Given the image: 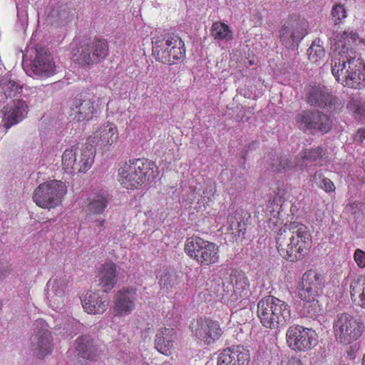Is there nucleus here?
<instances>
[{
    "label": "nucleus",
    "mask_w": 365,
    "mask_h": 365,
    "mask_svg": "<svg viewBox=\"0 0 365 365\" xmlns=\"http://www.w3.org/2000/svg\"><path fill=\"white\" fill-rule=\"evenodd\" d=\"M331 49V73L344 86L359 89L365 83V65L357 58L356 41L365 46V39L359 38L353 31H332L329 34Z\"/></svg>",
    "instance_id": "nucleus-1"
},
{
    "label": "nucleus",
    "mask_w": 365,
    "mask_h": 365,
    "mask_svg": "<svg viewBox=\"0 0 365 365\" xmlns=\"http://www.w3.org/2000/svg\"><path fill=\"white\" fill-rule=\"evenodd\" d=\"M276 242L280 255L291 262L306 255L312 246L307 227L297 222L282 226L278 231Z\"/></svg>",
    "instance_id": "nucleus-2"
},
{
    "label": "nucleus",
    "mask_w": 365,
    "mask_h": 365,
    "mask_svg": "<svg viewBox=\"0 0 365 365\" xmlns=\"http://www.w3.org/2000/svg\"><path fill=\"white\" fill-rule=\"evenodd\" d=\"M158 175V168L153 162L138 158L130 160L119 169L118 180L124 187L133 189L153 180Z\"/></svg>",
    "instance_id": "nucleus-3"
},
{
    "label": "nucleus",
    "mask_w": 365,
    "mask_h": 365,
    "mask_svg": "<svg viewBox=\"0 0 365 365\" xmlns=\"http://www.w3.org/2000/svg\"><path fill=\"white\" fill-rule=\"evenodd\" d=\"M152 44L155 60L164 64H177L185 57V43L176 34L168 32L157 34L152 39Z\"/></svg>",
    "instance_id": "nucleus-4"
},
{
    "label": "nucleus",
    "mask_w": 365,
    "mask_h": 365,
    "mask_svg": "<svg viewBox=\"0 0 365 365\" xmlns=\"http://www.w3.org/2000/svg\"><path fill=\"white\" fill-rule=\"evenodd\" d=\"M257 316L264 327L277 329L289 323L291 310L285 302L269 295L259 301Z\"/></svg>",
    "instance_id": "nucleus-5"
},
{
    "label": "nucleus",
    "mask_w": 365,
    "mask_h": 365,
    "mask_svg": "<svg viewBox=\"0 0 365 365\" xmlns=\"http://www.w3.org/2000/svg\"><path fill=\"white\" fill-rule=\"evenodd\" d=\"M324 287V276L317 271L310 269L302 275L299 297L304 301L303 307L310 317L317 316L321 311L317 297L322 294Z\"/></svg>",
    "instance_id": "nucleus-6"
},
{
    "label": "nucleus",
    "mask_w": 365,
    "mask_h": 365,
    "mask_svg": "<svg viewBox=\"0 0 365 365\" xmlns=\"http://www.w3.org/2000/svg\"><path fill=\"white\" fill-rule=\"evenodd\" d=\"M67 192L66 184L57 180H50L38 185L33 192V200L38 207L51 209L61 205Z\"/></svg>",
    "instance_id": "nucleus-7"
},
{
    "label": "nucleus",
    "mask_w": 365,
    "mask_h": 365,
    "mask_svg": "<svg viewBox=\"0 0 365 365\" xmlns=\"http://www.w3.org/2000/svg\"><path fill=\"white\" fill-rule=\"evenodd\" d=\"M185 253L197 262L201 266L215 264L219 259V247L214 242L205 240L200 237L193 236L186 240Z\"/></svg>",
    "instance_id": "nucleus-8"
},
{
    "label": "nucleus",
    "mask_w": 365,
    "mask_h": 365,
    "mask_svg": "<svg viewBox=\"0 0 365 365\" xmlns=\"http://www.w3.org/2000/svg\"><path fill=\"white\" fill-rule=\"evenodd\" d=\"M364 330V324L348 313L336 316L333 322V331L336 340L344 344H349L356 341Z\"/></svg>",
    "instance_id": "nucleus-9"
},
{
    "label": "nucleus",
    "mask_w": 365,
    "mask_h": 365,
    "mask_svg": "<svg viewBox=\"0 0 365 365\" xmlns=\"http://www.w3.org/2000/svg\"><path fill=\"white\" fill-rule=\"evenodd\" d=\"M94 161V150L92 145L83 149L73 146L66 149L62 155V166L67 173H86Z\"/></svg>",
    "instance_id": "nucleus-10"
},
{
    "label": "nucleus",
    "mask_w": 365,
    "mask_h": 365,
    "mask_svg": "<svg viewBox=\"0 0 365 365\" xmlns=\"http://www.w3.org/2000/svg\"><path fill=\"white\" fill-rule=\"evenodd\" d=\"M308 21L298 15L289 16L279 30V38L287 48L294 47L308 34Z\"/></svg>",
    "instance_id": "nucleus-11"
},
{
    "label": "nucleus",
    "mask_w": 365,
    "mask_h": 365,
    "mask_svg": "<svg viewBox=\"0 0 365 365\" xmlns=\"http://www.w3.org/2000/svg\"><path fill=\"white\" fill-rule=\"evenodd\" d=\"M287 342L289 348L294 351H306L318 344L316 331L300 325H293L286 332Z\"/></svg>",
    "instance_id": "nucleus-12"
},
{
    "label": "nucleus",
    "mask_w": 365,
    "mask_h": 365,
    "mask_svg": "<svg viewBox=\"0 0 365 365\" xmlns=\"http://www.w3.org/2000/svg\"><path fill=\"white\" fill-rule=\"evenodd\" d=\"M100 98L90 93H81L71 107L70 115L77 122L89 121L97 117Z\"/></svg>",
    "instance_id": "nucleus-13"
},
{
    "label": "nucleus",
    "mask_w": 365,
    "mask_h": 365,
    "mask_svg": "<svg viewBox=\"0 0 365 365\" xmlns=\"http://www.w3.org/2000/svg\"><path fill=\"white\" fill-rule=\"evenodd\" d=\"M70 287L71 283L66 275L51 278L46 283L48 306L53 310L63 309L66 305Z\"/></svg>",
    "instance_id": "nucleus-14"
},
{
    "label": "nucleus",
    "mask_w": 365,
    "mask_h": 365,
    "mask_svg": "<svg viewBox=\"0 0 365 365\" xmlns=\"http://www.w3.org/2000/svg\"><path fill=\"white\" fill-rule=\"evenodd\" d=\"M296 125L302 130H319L327 133L331 127L330 118L321 112L302 110L295 117Z\"/></svg>",
    "instance_id": "nucleus-15"
},
{
    "label": "nucleus",
    "mask_w": 365,
    "mask_h": 365,
    "mask_svg": "<svg viewBox=\"0 0 365 365\" xmlns=\"http://www.w3.org/2000/svg\"><path fill=\"white\" fill-rule=\"evenodd\" d=\"M34 334L31 337V349L38 358L42 359L51 353V335L43 319H38L34 324Z\"/></svg>",
    "instance_id": "nucleus-16"
},
{
    "label": "nucleus",
    "mask_w": 365,
    "mask_h": 365,
    "mask_svg": "<svg viewBox=\"0 0 365 365\" xmlns=\"http://www.w3.org/2000/svg\"><path fill=\"white\" fill-rule=\"evenodd\" d=\"M307 101L309 105L329 112L335 111L341 105L339 99L332 96L327 88L320 86H310L307 88Z\"/></svg>",
    "instance_id": "nucleus-17"
},
{
    "label": "nucleus",
    "mask_w": 365,
    "mask_h": 365,
    "mask_svg": "<svg viewBox=\"0 0 365 365\" xmlns=\"http://www.w3.org/2000/svg\"><path fill=\"white\" fill-rule=\"evenodd\" d=\"M56 64L49 51L45 48L36 50V55L31 64V71L36 78H46L56 73Z\"/></svg>",
    "instance_id": "nucleus-18"
},
{
    "label": "nucleus",
    "mask_w": 365,
    "mask_h": 365,
    "mask_svg": "<svg viewBox=\"0 0 365 365\" xmlns=\"http://www.w3.org/2000/svg\"><path fill=\"white\" fill-rule=\"evenodd\" d=\"M74 348L78 357L91 361H97L103 354L101 344L89 334L78 336Z\"/></svg>",
    "instance_id": "nucleus-19"
},
{
    "label": "nucleus",
    "mask_w": 365,
    "mask_h": 365,
    "mask_svg": "<svg viewBox=\"0 0 365 365\" xmlns=\"http://www.w3.org/2000/svg\"><path fill=\"white\" fill-rule=\"evenodd\" d=\"M138 299L137 289L124 287L114 297L113 310L115 316H127L135 308Z\"/></svg>",
    "instance_id": "nucleus-20"
},
{
    "label": "nucleus",
    "mask_w": 365,
    "mask_h": 365,
    "mask_svg": "<svg viewBox=\"0 0 365 365\" xmlns=\"http://www.w3.org/2000/svg\"><path fill=\"white\" fill-rule=\"evenodd\" d=\"M191 328L195 336L206 344L215 342L222 334L219 324L210 319H198Z\"/></svg>",
    "instance_id": "nucleus-21"
},
{
    "label": "nucleus",
    "mask_w": 365,
    "mask_h": 365,
    "mask_svg": "<svg viewBox=\"0 0 365 365\" xmlns=\"http://www.w3.org/2000/svg\"><path fill=\"white\" fill-rule=\"evenodd\" d=\"M3 126L9 129L12 125L21 121L28 113V106L22 99L9 101L3 108Z\"/></svg>",
    "instance_id": "nucleus-22"
},
{
    "label": "nucleus",
    "mask_w": 365,
    "mask_h": 365,
    "mask_svg": "<svg viewBox=\"0 0 365 365\" xmlns=\"http://www.w3.org/2000/svg\"><path fill=\"white\" fill-rule=\"evenodd\" d=\"M249 351L242 346H233L224 349L218 356L217 365H247Z\"/></svg>",
    "instance_id": "nucleus-23"
},
{
    "label": "nucleus",
    "mask_w": 365,
    "mask_h": 365,
    "mask_svg": "<svg viewBox=\"0 0 365 365\" xmlns=\"http://www.w3.org/2000/svg\"><path fill=\"white\" fill-rule=\"evenodd\" d=\"M23 86L11 74L7 73L0 76V102L16 99L21 96Z\"/></svg>",
    "instance_id": "nucleus-24"
},
{
    "label": "nucleus",
    "mask_w": 365,
    "mask_h": 365,
    "mask_svg": "<svg viewBox=\"0 0 365 365\" xmlns=\"http://www.w3.org/2000/svg\"><path fill=\"white\" fill-rule=\"evenodd\" d=\"M82 306L88 314H101L108 307V297L101 291L87 293L82 300Z\"/></svg>",
    "instance_id": "nucleus-25"
},
{
    "label": "nucleus",
    "mask_w": 365,
    "mask_h": 365,
    "mask_svg": "<svg viewBox=\"0 0 365 365\" xmlns=\"http://www.w3.org/2000/svg\"><path fill=\"white\" fill-rule=\"evenodd\" d=\"M176 332L173 329L163 327L155 334V347L161 354L169 356L174 349Z\"/></svg>",
    "instance_id": "nucleus-26"
},
{
    "label": "nucleus",
    "mask_w": 365,
    "mask_h": 365,
    "mask_svg": "<svg viewBox=\"0 0 365 365\" xmlns=\"http://www.w3.org/2000/svg\"><path fill=\"white\" fill-rule=\"evenodd\" d=\"M97 284L103 289V292H110L117 283V269L114 263L103 264L96 277Z\"/></svg>",
    "instance_id": "nucleus-27"
},
{
    "label": "nucleus",
    "mask_w": 365,
    "mask_h": 365,
    "mask_svg": "<svg viewBox=\"0 0 365 365\" xmlns=\"http://www.w3.org/2000/svg\"><path fill=\"white\" fill-rule=\"evenodd\" d=\"M87 200L84 212L86 217L90 218L93 215L103 214L108 205L110 198L107 193L100 191L91 195Z\"/></svg>",
    "instance_id": "nucleus-28"
},
{
    "label": "nucleus",
    "mask_w": 365,
    "mask_h": 365,
    "mask_svg": "<svg viewBox=\"0 0 365 365\" xmlns=\"http://www.w3.org/2000/svg\"><path fill=\"white\" fill-rule=\"evenodd\" d=\"M325 155V150L320 147L306 150L297 155L295 166L299 169L306 168L309 163L321 166L324 164Z\"/></svg>",
    "instance_id": "nucleus-29"
},
{
    "label": "nucleus",
    "mask_w": 365,
    "mask_h": 365,
    "mask_svg": "<svg viewBox=\"0 0 365 365\" xmlns=\"http://www.w3.org/2000/svg\"><path fill=\"white\" fill-rule=\"evenodd\" d=\"M118 138L116 127L112 123L101 125L95 133L96 143L102 146L111 145Z\"/></svg>",
    "instance_id": "nucleus-30"
},
{
    "label": "nucleus",
    "mask_w": 365,
    "mask_h": 365,
    "mask_svg": "<svg viewBox=\"0 0 365 365\" xmlns=\"http://www.w3.org/2000/svg\"><path fill=\"white\" fill-rule=\"evenodd\" d=\"M73 15V11L67 5L56 4L51 9L48 19L53 24H63L66 23Z\"/></svg>",
    "instance_id": "nucleus-31"
},
{
    "label": "nucleus",
    "mask_w": 365,
    "mask_h": 365,
    "mask_svg": "<svg viewBox=\"0 0 365 365\" xmlns=\"http://www.w3.org/2000/svg\"><path fill=\"white\" fill-rule=\"evenodd\" d=\"M351 299L365 309V275L354 279L350 284Z\"/></svg>",
    "instance_id": "nucleus-32"
},
{
    "label": "nucleus",
    "mask_w": 365,
    "mask_h": 365,
    "mask_svg": "<svg viewBox=\"0 0 365 365\" xmlns=\"http://www.w3.org/2000/svg\"><path fill=\"white\" fill-rule=\"evenodd\" d=\"M346 109L355 119L365 122V100L361 97H352L346 105Z\"/></svg>",
    "instance_id": "nucleus-33"
},
{
    "label": "nucleus",
    "mask_w": 365,
    "mask_h": 365,
    "mask_svg": "<svg viewBox=\"0 0 365 365\" xmlns=\"http://www.w3.org/2000/svg\"><path fill=\"white\" fill-rule=\"evenodd\" d=\"M210 34L217 41H229L233 38L232 31L230 26L221 21L212 24Z\"/></svg>",
    "instance_id": "nucleus-34"
},
{
    "label": "nucleus",
    "mask_w": 365,
    "mask_h": 365,
    "mask_svg": "<svg viewBox=\"0 0 365 365\" xmlns=\"http://www.w3.org/2000/svg\"><path fill=\"white\" fill-rule=\"evenodd\" d=\"M233 287V294L231 297L232 301H241L247 299L250 294V286L247 282V279L245 277H239L236 279Z\"/></svg>",
    "instance_id": "nucleus-35"
},
{
    "label": "nucleus",
    "mask_w": 365,
    "mask_h": 365,
    "mask_svg": "<svg viewBox=\"0 0 365 365\" xmlns=\"http://www.w3.org/2000/svg\"><path fill=\"white\" fill-rule=\"evenodd\" d=\"M312 181L318 187L327 193L335 191L336 187L334 182L329 178L324 176L322 170L317 171L313 175Z\"/></svg>",
    "instance_id": "nucleus-36"
},
{
    "label": "nucleus",
    "mask_w": 365,
    "mask_h": 365,
    "mask_svg": "<svg viewBox=\"0 0 365 365\" xmlns=\"http://www.w3.org/2000/svg\"><path fill=\"white\" fill-rule=\"evenodd\" d=\"M91 51H93V59H96L97 63L101 62L108 55V45L105 40L96 41L88 44Z\"/></svg>",
    "instance_id": "nucleus-37"
},
{
    "label": "nucleus",
    "mask_w": 365,
    "mask_h": 365,
    "mask_svg": "<svg viewBox=\"0 0 365 365\" xmlns=\"http://www.w3.org/2000/svg\"><path fill=\"white\" fill-rule=\"evenodd\" d=\"M93 51H91L88 44L81 46L76 55V61L81 65H92L97 63L96 59H93Z\"/></svg>",
    "instance_id": "nucleus-38"
},
{
    "label": "nucleus",
    "mask_w": 365,
    "mask_h": 365,
    "mask_svg": "<svg viewBox=\"0 0 365 365\" xmlns=\"http://www.w3.org/2000/svg\"><path fill=\"white\" fill-rule=\"evenodd\" d=\"M307 54L309 59L314 63H317L324 58L325 56V51L324 47L320 44L319 39L312 42L311 46L307 50Z\"/></svg>",
    "instance_id": "nucleus-39"
},
{
    "label": "nucleus",
    "mask_w": 365,
    "mask_h": 365,
    "mask_svg": "<svg viewBox=\"0 0 365 365\" xmlns=\"http://www.w3.org/2000/svg\"><path fill=\"white\" fill-rule=\"evenodd\" d=\"M180 282L179 277L175 273H170L168 272L162 274L159 284L161 289L169 292L172 288L177 286Z\"/></svg>",
    "instance_id": "nucleus-40"
},
{
    "label": "nucleus",
    "mask_w": 365,
    "mask_h": 365,
    "mask_svg": "<svg viewBox=\"0 0 365 365\" xmlns=\"http://www.w3.org/2000/svg\"><path fill=\"white\" fill-rule=\"evenodd\" d=\"M83 324L74 319H68L63 325V329L67 336H73L81 331Z\"/></svg>",
    "instance_id": "nucleus-41"
},
{
    "label": "nucleus",
    "mask_w": 365,
    "mask_h": 365,
    "mask_svg": "<svg viewBox=\"0 0 365 365\" xmlns=\"http://www.w3.org/2000/svg\"><path fill=\"white\" fill-rule=\"evenodd\" d=\"M291 168L290 161L286 156L280 157L275 160L272 165L273 171L282 172Z\"/></svg>",
    "instance_id": "nucleus-42"
},
{
    "label": "nucleus",
    "mask_w": 365,
    "mask_h": 365,
    "mask_svg": "<svg viewBox=\"0 0 365 365\" xmlns=\"http://www.w3.org/2000/svg\"><path fill=\"white\" fill-rule=\"evenodd\" d=\"M331 15L333 20L336 23L346 17V11L343 5L337 4L332 7Z\"/></svg>",
    "instance_id": "nucleus-43"
},
{
    "label": "nucleus",
    "mask_w": 365,
    "mask_h": 365,
    "mask_svg": "<svg viewBox=\"0 0 365 365\" xmlns=\"http://www.w3.org/2000/svg\"><path fill=\"white\" fill-rule=\"evenodd\" d=\"M354 259L359 267H365V252L361 249H356L354 253Z\"/></svg>",
    "instance_id": "nucleus-44"
},
{
    "label": "nucleus",
    "mask_w": 365,
    "mask_h": 365,
    "mask_svg": "<svg viewBox=\"0 0 365 365\" xmlns=\"http://www.w3.org/2000/svg\"><path fill=\"white\" fill-rule=\"evenodd\" d=\"M216 191L215 186L212 184H207L202 192L204 197H207L208 200L214 195Z\"/></svg>",
    "instance_id": "nucleus-45"
},
{
    "label": "nucleus",
    "mask_w": 365,
    "mask_h": 365,
    "mask_svg": "<svg viewBox=\"0 0 365 365\" xmlns=\"http://www.w3.org/2000/svg\"><path fill=\"white\" fill-rule=\"evenodd\" d=\"M249 314V311L246 310V309H240V310H237L235 311L232 314V318L233 319H235V320H237L239 317H241V316H243V315H246ZM247 319H242V320H240V321H237V323L239 324H242V323H245V321H246Z\"/></svg>",
    "instance_id": "nucleus-46"
},
{
    "label": "nucleus",
    "mask_w": 365,
    "mask_h": 365,
    "mask_svg": "<svg viewBox=\"0 0 365 365\" xmlns=\"http://www.w3.org/2000/svg\"><path fill=\"white\" fill-rule=\"evenodd\" d=\"M365 139V129H359L355 135V140L362 142Z\"/></svg>",
    "instance_id": "nucleus-47"
},
{
    "label": "nucleus",
    "mask_w": 365,
    "mask_h": 365,
    "mask_svg": "<svg viewBox=\"0 0 365 365\" xmlns=\"http://www.w3.org/2000/svg\"><path fill=\"white\" fill-rule=\"evenodd\" d=\"M245 222H238L237 228H236L237 231L238 232V236H240V233H242V235H244L245 228Z\"/></svg>",
    "instance_id": "nucleus-48"
},
{
    "label": "nucleus",
    "mask_w": 365,
    "mask_h": 365,
    "mask_svg": "<svg viewBox=\"0 0 365 365\" xmlns=\"http://www.w3.org/2000/svg\"><path fill=\"white\" fill-rule=\"evenodd\" d=\"M94 222L96 227H103L106 223V220L103 219H97Z\"/></svg>",
    "instance_id": "nucleus-49"
},
{
    "label": "nucleus",
    "mask_w": 365,
    "mask_h": 365,
    "mask_svg": "<svg viewBox=\"0 0 365 365\" xmlns=\"http://www.w3.org/2000/svg\"><path fill=\"white\" fill-rule=\"evenodd\" d=\"M339 4L343 5L346 4H352L354 3L356 0H339Z\"/></svg>",
    "instance_id": "nucleus-50"
},
{
    "label": "nucleus",
    "mask_w": 365,
    "mask_h": 365,
    "mask_svg": "<svg viewBox=\"0 0 365 365\" xmlns=\"http://www.w3.org/2000/svg\"><path fill=\"white\" fill-rule=\"evenodd\" d=\"M287 365H303L299 360H292Z\"/></svg>",
    "instance_id": "nucleus-51"
},
{
    "label": "nucleus",
    "mask_w": 365,
    "mask_h": 365,
    "mask_svg": "<svg viewBox=\"0 0 365 365\" xmlns=\"http://www.w3.org/2000/svg\"><path fill=\"white\" fill-rule=\"evenodd\" d=\"M362 365H365V352L362 358Z\"/></svg>",
    "instance_id": "nucleus-52"
},
{
    "label": "nucleus",
    "mask_w": 365,
    "mask_h": 365,
    "mask_svg": "<svg viewBox=\"0 0 365 365\" xmlns=\"http://www.w3.org/2000/svg\"><path fill=\"white\" fill-rule=\"evenodd\" d=\"M79 155L77 156V162H79L80 158H81V153H78Z\"/></svg>",
    "instance_id": "nucleus-53"
}]
</instances>
